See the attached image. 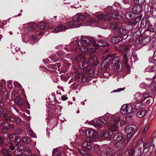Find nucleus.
I'll return each mask as SVG.
<instances>
[{"mask_svg":"<svg viewBox=\"0 0 156 156\" xmlns=\"http://www.w3.org/2000/svg\"><path fill=\"white\" fill-rule=\"evenodd\" d=\"M103 76L105 78H108L110 76L109 73L107 72H104L103 73Z\"/></svg>","mask_w":156,"mask_h":156,"instance_id":"obj_51","label":"nucleus"},{"mask_svg":"<svg viewBox=\"0 0 156 156\" xmlns=\"http://www.w3.org/2000/svg\"><path fill=\"white\" fill-rule=\"evenodd\" d=\"M145 71L149 72L156 71V65L148 66L145 69Z\"/></svg>","mask_w":156,"mask_h":156,"instance_id":"obj_32","label":"nucleus"},{"mask_svg":"<svg viewBox=\"0 0 156 156\" xmlns=\"http://www.w3.org/2000/svg\"><path fill=\"white\" fill-rule=\"evenodd\" d=\"M85 19V17L82 13H78L75 15L73 19L74 20L80 22L83 20Z\"/></svg>","mask_w":156,"mask_h":156,"instance_id":"obj_21","label":"nucleus"},{"mask_svg":"<svg viewBox=\"0 0 156 156\" xmlns=\"http://www.w3.org/2000/svg\"><path fill=\"white\" fill-rule=\"evenodd\" d=\"M152 46L153 48L156 49V41H153L152 44Z\"/></svg>","mask_w":156,"mask_h":156,"instance_id":"obj_57","label":"nucleus"},{"mask_svg":"<svg viewBox=\"0 0 156 156\" xmlns=\"http://www.w3.org/2000/svg\"><path fill=\"white\" fill-rule=\"evenodd\" d=\"M115 56L111 54L107 57L104 56L102 58V64L104 67L106 69L111 64V66H113L114 70L117 72L121 71L122 65V62L118 60L115 61Z\"/></svg>","mask_w":156,"mask_h":156,"instance_id":"obj_4","label":"nucleus"},{"mask_svg":"<svg viewBox=\"0 0 156 156\" xmlns=\"http://www.w3.org/2000/svg\"><path fill=\"white\" fill-rule=\"evenodd\" d=\"M93 141H90L89 140H87V138L86 140L84 141L82 144V148L84 149H87V150H89L92 147V145L91 142Z\"/></svg>","mask_w":156,"mask_h":156,"instance_id":"obj_19","label":"nucleus"},{"mask_svg":"<svg viewBox=\"0 0 156 156\" xmlns=\"http://www.w3.org/2000/svg\"><path fill=\"white\" fill-rule=\"evenodd\" d=\"M141 103L142 102H137V103L134 105V109H141L145 108L146 106L143 105Z\"/></svg>","mask_w":156,"mask_h":156,"instance_id":"obj_40","label":"nucleus"},{"mask_svg":"<svg viewBox=\"0 0 156 156\" xmlns=\"http://www.w3.org/2000/svg\"><path fill=\"white\" fill-rule=\"evenodd\" d=\"M134 114L133 112L127 114L126 117V120L127 121H131L133 119Z\"/></svg>","mask_w":156,"mask_h":156,"instance_id":"obj_33","label":"nucleus"},{"mask_svg":"<svg viewBox=\"0 0 156 156\" xmlns=\"http://www.w3.org/2000/svg\"><path fill=\"white\" fill-rule=\"evenodd\" d=\"M57 55L59 57V59H61L62 56H65L66 55L67 58H68L69 57H71L72 55V54L68 53L66 54L63 51H61L57 52Z\"/></svg>","mask_w":156,"mask_h":156,"instance_id":"obj_26","label":"nucleus"},{"mask_svg":"<svg viewBox=\"0 0 156 156\" xmlns=\"http://www.w3.org/2000/svg\"><path fill=\"white\" fill-rule=\"evenodd\" d=\"M99 19L102 20L109 21L110 20L109 16L105 14L100 15L97 17Z\"/></svg>","mask_w":156,"mask_h":156,"instance_id":"obj_31","label":"nucleus"},{"mask_svg":"<svg viewBox=\"0 0 156 156\" xmlns=\"http://www.w3.org/2000/svg\"><path fill=\"white\" fill-rule=\"evenodd\" d=\"M136 129V126L134 125H130L126 127L125 129V131L128 134L127 137L128 138H130L132 136V133Z\"/></svg>","mask_w":156,"mask_h":156,"instance_id":"obj_12","label":"nucleus"},{"mask_svg":"<svg viewBox=\"0 0 156 156\" xmlns=\"http://www.w3.org/2000/svg\"><path fill=\"white\" fill-rule=\"evenodd\" d=\"M87 140L90 141H95L97 138V133H96L93 129H89L85 132Z\"/></svg>","mask_w":156,"mask_h":156,"instance_id":"obj_8","label":"nucleus"},{"mask_svg":"<svg viewBox=\"0 0 156 156\" xmlns=\"http://www.w3.org/2000/svg\"><path fill=\"white\" fill-rule=\"evenodd\" d=\"M146 112L144 110L139 111L137 113V115L138 117L141 118L146 115Z\"/></svg>","mask_w":156,"mask_h":156,"instance_id":"obj_36","label":"nucleus"},{"mask_svg":"<svg viewBox=\"0 0 156 156\" xmlns=\"http://www.w3.org/2000/svg\"><path fill=\"white\" fill-rule=\"evenodd\" d=\"M50 58L54 62L59 60V57L57 56V54L52 55L50 57Z\"/></svg>","mask_w":156,"mask_h":156,"instance_id":"obj_42","label":"nucleus"},{"mask_svg":"<svg viewBox=\"0 0 156 156\" xmlns=\"http://www.w3.org/2000/svg\"><path fill=\"white\" fill-rule=\"evenodd\" d=\"M151 90L153 92H155L156 90V87L154 85L152 84L150 86Z\"/></svg>","mask_w":156,"mask_h":156,"instance_id":"obj_49","label":"nucleus"},{"mask_svg":"<svg viewBox=\"0 0 156 156\" xmlns=\"http://www.w3.org/2000/svg\"><path fill=\"white\" fill-rule=\"evenodd\" d=\"M10 116L9 117V118L7 120H5V121H7L8 120H10L11 122H15V117L16 116L14 117H12L11 116V113L10 112V113L9 114Z\"/></svg>","mask_w":156,"mask_h":156,"instance_id":"obj_47","label":"nucleus"},{"mask_svg":"<svg viewBox=\"0 0 156 156\" xmlns=\"http://www.w3.org/2000/svg\"><path fill=\"white\" fill-rule=\"evenodd\" d=\"M152 144L151 142H148L145 144L140 143L137 145V147L138 148V151L137 150L134 151L133 150H131L129 151V153L131 155H134V156H139L141 153L142 148L140 147L141 146H143L144 149L145 148H148L150 147L151 146Z\"/></svg>","mask_w":156,"mask_h":156,"instance_id":"obj_6","label":"nucleus"},{"mask_svg":"<svg viewBox=\"0 0 156 156\" xmlns=\"http://www.w3.org/2000/svg\"><path fill=\"white\" fill-rule=\"evenodd\" d=\"M1 126H3L4 127L7 129H9L11 130H13L14 129V126L12 124H8V122L3 123L2 121H0Z\"/></svg>","mask_w":156,"mask_h":156,"instance_id":"obj_22","label":"nucleus"},{"mask_svg":"<svg viewBox=\"0 0 156 156\" xmlns=\"http://www.w3.org/2000/svg\"><path fill=\"white\" fill-rule=\"evenodd\" d=\"M7 84L9 88H11L12 87V82L11 81H9L7 82Z\"/></svg>","mask_w":156,"mask_h":156,"instance_id":"obj_55","label":"nucleus"},{"mask_svg":"<svg viewBox=\"0 0 156 156\" xmlns=\"http://www.w3.org/2000/svg\"><path fill=\"white\" fill-rule=\"evenodd\" d=\"M119 114L116 113L114 115L107 113L105 115V117L108 120V122L105 119L102 117L97 118L91 122L92 124L95 127H101L107 124L112 131H116L118 129V125L115 122H119L120 120Z\"/></svg>","mask_w":156,"mask_h":156,"instance_id":"obj_2","label":"nucleus"},{"mask_svg":"<svg viewBox=\"0 0 156 156\" xmlns=\"http://www.w3.org/2000/svg\"><path fill=\"white\" fill-rule=\"evenodd\" d=\"M9 111H5L2 108H0V116H3L5 120H7L8 119L10 116L9 114Z\"/></svg>","mask_w":156,"mask_h":156,"instance_id":"obj_20","label":"nucleus"},{"mask_svg":"<svg viewBox=\"0 0 156 156\" xmlns=\"http://www.w3.org/2000/svg\"><path fill=\"white\" fill-rule=\"evenodd\" d=\"M112 134V132L109 130H102L97 133V138L104 140V138H109Z\"/></svg>","mask_w":156,"mask_h":156,"instance_id":"obj_11","label":"nucleus"},{"mask_svg":"<svg viewBox=\"0 0 156 156\" xmlns=\"http://www.w3.org/2000/svg\"><path fill=\"white\" fill-rule=\"evenodd\" d=\"M142 9V6L141 5H138L133 6L132 8L131 11L133 12L134 15H136L140 12Z\"/></svg>","mask_w":156,"mask_h":156,"instance_id":"obj_24","label":"nucleus"},{"mask_svg":"<svg viewBox=\"0 0 156 156\" xmlns=\"http://www.w3.org/2000/svg\"><path fill=\"white\" fill-rule=\"evenodd\" d=\"M134 108V105L133 104L124 105L121 107L120 112L122 114H126L133 112Z\"/></svg>","mask_w":156,"mask_h":156,"instance_id":"obj_9","label":"nucleus"},{"mask_svg":"<svg viewBox=\"0 0 156 156\" xmlns=\"http://www.w3.org/2000/svg\"><path fill=\"white\" fill-rule=\"evenodd\" d=\"M48 26L46 23L41 22L38 24V27L41 30H44L48 28Z\"/></svg>","mask_w":156,"mask_h":156,"instance_id":"obj_37","label":"nucleus"},{"mask_svg":"<svg viewBox=\"0 0 156 156\" xmlns=\"http://www.w3.org/2000/svg\"><path fill=\"white\" fill-rule=\"evenodd\" d=\"M117 31L119 35L120 36H123L126 34V30L125 29L122 28V27L119 28Z\"/></svg>","mask_w":156,"mask_h":156,"instance_id":"obj_34","label":"nucleus"},{"mask_svg":"<svg viewBox=\"0 0 156 156\" xmlns=\"http://www.w3.org/2000/svg\"><path fill=\"white\" fill-rule=\"evenodd\" d=\"M25 150L29 153H31V150L28 147H26L25 148Z\"/></svg>","mask_w":156,"mask_h":156,"instance_id":"obj_59","label":"nucleus"},{"mask_svg":"<svg viewBox=\"0 0 156 156\" xmlns=\"http://www.w3.org/2000/svg\"><path fill=\"white\" fill-rule=\"evenodd\" d=\"M122 24L119 22H112L110 24V27L114 29H117L118 30L119 28L122 27Z\"/></svg>","mask_w":156,"mask_h":156,"instance_id":"obj_25","label":"nucleus"},{"mask_svg":"<svg viewBox=\"0 0 156 156\" xmlns=\"http://www.w3.org/2000/svg\"><path fill=\"white\" fill-rule=\"evenodd\" d=\"M123 2L125 4H129L130 3V0H123Z\"/></svg>","mask_w":156,"mask_h":156,"instance_id":"obj_58","label":"nucleus"},{"mask_svg":"<svg viewBox=\"0 0 156 156\" xmlns=\"http://www.w3.org/2000/svg\"><path fill=\"white\" fill-rule=\"evenodd\" d=\"M61 98L62 100L63 101H65L68 99V98L64 95L62 96Z\"/></svg>","mask_w":156,"mask_h":156,"instance_id":"obj_61","label":"nucleus"},{"mask_svg":"<svg viewBox=\"0 0 156 156\" xmlns=\"http://www.w3.org/2000/svg\"><path fill=\"white\" fill-rule=\"evenodd\" d=\"M134 96V98L137 102H142L145 99L151 97V95L148 93H141L140 92L136 93Z\"/></svg>","mask_w":156,"mask_h":156,"instance_id":"obj_10","label":"nucleus"},{"mask_svg":"<svg viewBox=\"0 0 156 156\" xmlns=\"http://www.w3.org/2000/svg\"><path fill=\"white\" fill-rule=\"evenodd\" d=\"M64 149L62 147L58 148L53 150L52 156H65Z\"/></svg>","mask_w":156,"mask_h":156,"instance_id":"obj_14","label":"nucleus"},{"mask_svg":"<svg viewBox=\"0 0 156 156\" xmlns=\"http://www.w3.org/2000/svg\"><path fill=\"white\" fill-rule=\"evenodd\" d=\"M93 150L94 152L98 154L100 153L99 147L98 145H96L94 147Z\"/></svg>","mask_w":156,"mask_h":156,"instance_id":"obj_43","label":"nucleus"},{"mask_svg":"<svg viewBox=\"0 0 156 156\" xmlns=\"http://www.w3.org/2000/svg\"><path fill=\"white\" fill-rule=\"evenodd\" d=\"M153 57L154 59L156 61V51L154 52Z\"/></svg>","mask_w":156,"mask_h":156,"instance_id":"obj_62","label":"nucleus"},{"mask_svg":"<svg viewBox=\"0 0 156 156\" xmlns=\"http://www.w3.org/2000/svg\"><path fill=\"white\" fill-rule=\"evenodd\" d=\"M14 84L15 87L20 88L21 87V85L17 82H14Z\"/></svg>","mask_w":156,"mask_h":156,"instance_id":"obj_50","label":"nucleus"},{"mask_svg":"<svg viewBox=\"0 0 156 156\" xmlns=\"http://www.w3.org/2000/svg\"><path fill=\"white\" fill-rule=\"evenodd\" d=\"M81 23L76 21V20L70 21L67 24V27L68 28H72L79 27L82 25Z\"/></svg>","mask_w":156,"mask_h":156,"instance_id":"obj_16","label":"nucleus"},{"mask_svg":"<svg viewBox=\"0 0 156 156\" xmlns=\"http://www.w3.org/2000/svg\"><path fill=\"white\" fill-rule=\"evenodd\" d=\"M89 150H87V149H84V148H82V149H78V151L82 155L84 156H92L88 152V151Z\"/></svg>","mask_w":156,"mask_h":156,"instance_id":"obj_29","label":"nucleus"},{"mask_svg":"<svg viewBox=\"0 0 156 156\" xmlns=\"http://www.w3.org/2000/svg\"><path fill=\"white\" fill-rule=\"evenodd\" d=\"M104 11L106 13L109 14L111 17L112 14H114L115 11L113 7L111 6H108L105 9Z\"/></svg>","mask_w":156,"mask_h":156,"instance_id":"obj_27","label":"nucleus"},{"mask_svg":"<svg viewBox=\"0 0 156 156\" xmlns=\"http://www.w3.org/2000/svg\"><path fill=\"white\" fill-rule=\"evenodd\" d=\"M21 141L22 142L25 144L29 143L30 142L29 139L28 137H23L21 139Z\"/></svg>","mask_w":156,"mask_h":156,"instance_id":"obj_45","label":"nucleus"},{"mask_svg":"<svg viewBox=\"0 0 156 156\" xmlns=\"http://www.w3.org/2000/svg\"><path fill=\"white\" fill-rule=\"evenodd\" d=\"M146 84L144 83H141L140 85V87L141 88H145L146 86H145Z\"/></svg>","mask_w":156,"mask_h":156,"instance_id":"obj_60","label":"nucleus"},{"mask_svg":"<svg viewBox=\"0 0 156 156\" xmlns=\"http://www.w3.org/2000/svg\"><path fill=\"white\" fill-rule=\"evenodd\" d=\"M122 38L119 37H113L111 40V42L113 43H117L121 41Z\"/></svg>","mask_w":156,"mask_h":156,"instance_id":"obj_35","label":"nucleus"},{"mask_svg":"<svg viewBox=\"0 0 156 156\" xmlns=\"http://www.w3.org/2000/svg\"><path fill=\"white\" fill-rule=\"evenodd\" d=\"M8 147L12 150H14L15 153L18 155H21L22 153V150L23 149V146L19 144H13L11 142H9L7 145Z\"/></svg>","mask_w":156,"mask_h":156,"instance_id":"obj_7","label":"nucleus"},{"mask_svg":"<svg viewBox=\"0 0 156 156\" xmlns=\"http://www.w3.org/2000/svg\"><path fill=\"white\" fill-rule=\"evenodd\" d=\"M90 80L89 78L87 75H84L82 77V80L83 82H88Z\"/></svg>","mask_w":156,"mask_h":156,"instance_id":"obj_44","label":"nucleus"},{"mask_svg":"<svg viewBox=\"0 0 156 156\" xmlns=\"http://www.w3.org/2000/svg\"><path fill=\"white\" fill-rule=\"evenodd\" d=\"M124 11L123 12V14L126 19H131L134 18L135 15H134L133 12L132 11H131L130 9L127 8L125 9Z\"/></svg>","mask_w":156,"mask_h":156,"instance_id":"obj_17","label":"nucleus"},{"mask_svg":"<svg viewBox=\"0 0 156 156\" xmlns=\"http://www.w3.org/2000/svg\"><path fill=\"white\" fill-rule=\"evenodd\" d=\"M125 88L124 87L123 88H119V89H118L117 90H114L112 92H120V91H121L122 90H124Z\"/></svg>","mask_w":156,"mask_h":156,"instance_id":"obj_56","label":"nucleus"},{"mask_svg":"<svg viewBox=\"0 0 156 156\" xmlns=\"http://www.w3.org/2000/svg\"><path fill=\"white\" fill-rule=\"evenodd\" d=\"M114 14H112L111 17L114 19L121 20L122 19L123 15L120 14L118 12L115 11Z\"/></svg>","mask_w":156,"mask_h":156,"instance_id":"obj_30","label":"nucleus"},{"mask_svg":"<svg viewBox=\"0 0 156 156\" xmlns=\"http://www.w3.org/2000/svg\"><path fill=\"white\" fill-rule=\"evenodd\" d=\"M120 48L117 49L116 50L119 52L123 54L124 62L126 64L128 62V58H129L132 56V53L129 49V46L124 43H122Z\"/></svg>","mask_w":156,"mask_h":156,"instance_id":"obj_5","label":"nucleus"},{"mask_svg":"<svg viewBox=\"0 0 156 156\" xmlns=\"http://www.w3.org/2000/svg\"><path fill=\"white\" fill-rule=\"evenodd\" d=\"M151 38L148 36H146L142 39L140 38L136 40L135 42L136 44L145 45L149 43L150 41Z\"/></svg>","mask_w":156,"mask_h":156,"instance_id":"obj_13","label":"nucleus"},{"mask_svg":"<svg viewBox=\"0 0 156 156\" xmlns=\"http://www.w3.org/2000/svg\"><path fill=\"white\" fill-rule=\"evenodd\" d=\"M15 101L19 106H21L23 104V100L19 97H17L15 99Z\"/></svg>","mask_w":156,"mask_h":156,"instance_id":"obj_38","label":"nucleus"},{"mask_svg":"<svg viewBox=\"0 0 156 156\" xmlns=\"http://www.w3.org/2000/svg\"><path fill=\"white\" fill-rule=\"evenodd\" d=\"M113 138L115 140L119 141L122 138V136L121 133H117L114 136Z\"/></svg>","mask_w":156,"mask_h":156,"instance_id":"obj_39","label":"nucleus"},{"mask_svg":"<svg viewBox=\"0 0 156 156\" xmlns=\"http://www.w3.org/2000/svg\"><path fill=\"white\" fill-rule=\"evenodd\" d=\"M88 21H90V22H96V21L93 19V18L91 17L90 16H89L88 17Z\"/></svg>","mask_w":156,"mask_h":156,"instance_id":"obj_53","label":"nucleus"},{"mask_svg":"<svg viewBox=\"0 0 156 156\" xmlns=\"http://www.w3.org/2000/svg\"><path fill=\"white\" fill-rule=\"evenodd\" d=\"M21 121V119L19 117L17 116L15 117V122L17 124H19L20 123Z\"/></svg>","mask_w":156,"mask_h":156,"instance_id":"obj_48","label":"nucleus"},{"mask_svg":"<svg viewBox=\"0 0 156 156\" xmlns=\"http://www.w3.org/2000/svg\"><path fill=\"white\" fill-rule=\"evenodd\" d=\"M149 127V125L148 124H147L146 125V126L144 128V129L143 130V133H145L148 130Z\"/></svg>","mask_w":156,"mask_h":156,"instance_id":"obj_52","label":"nucleus"},{"mask_svg":"<svg viewBox=\"0 0 156 156\" xmlns=\"http://www.w3.org/2000/svg\"><path fill=\"white\" fill-rule=\"evenodd\" d=\"M15 134H11L9 136V138L11 139L12 140L14 139V137H15Z\"/></svg>","mask_w":156,"mask_h":156,"instance_id":"obj_63","label":"nucleus"},{"mask_svg":"<svg viewBox=\"0 0 156 156\" xmlns=\"http://www.w3.org/2000/svg\"><path fill=\"white\" fill-rule=\"evenodd\" d=\"M66 27L62 25V24H60L54 30H52L51 32L53 33H57L59 32H62L66 29Z\"/></svg>","mask_w":156,"mask_h":156,"instance_id":"obj_23","label":"nucleus"},{"mask_svg":"<svg viewBox=\"0 0 156 156\" xmlns=\"http://www.w3.org/2000/svg\"><path fill=\"white\" fill-rule=\"evenodd\" d=\"M40 70L42 71H44L46 70V68H44L42 66L40 67Z\"/></svg>","mask_w":156,"mask_h":156,"instance_id":"obj_64","label":"nucleus"},{"mask_svg":"<svg viewBox=\"0 0 156 156\" xmlns=\"http://www.w3.org/2000/svg\"><path fill=\"white\" fill-rule=\"evenodd\" d=\"M36 27L35 24L31 23L24 24L23 31H24L27 34V32L30 31H33Z\"/></svg>","mask_w":156,"mask_h":156,"instance_id":"obj_15","label":"nucleus"},{"mask_svg":"<svg viewBox=\"0 0 156 156\" xmlns=\"http://www.w3.org/2000/svg\"><path fill=\"white\" fill-rule=\"evenodd\" d=\"M94 48L93 49H97L100 47H106L108 45V43L103 41H100L97 43L94 42Z\"/></svg>","mask_w":156,"mask_h":156,"instance_id":"obj_18","label":"nucleus"},{"mask_svg":"<svg viewBox=\"0 0 156 156\" xmlns=\"http://www.w3.org/2000/svg\"><path fill=\"white\" fill-rule=\"evenodd\" d=\"M95 39L92 37L83 36L81 37L80 40L74 38L70 44L71 49L74 50L77 53H87L95 51L94 48V43Z\"/></svg>","mask_w":156,"mask_h":156,"instance_id":"obj_1","label":"nucleus"},{"mask_svg":"<svg viewBox=\"0 0 156 156\" xmlns=\"http://www.w3.org/2000/svg\"><path fill=\"white\" fill-rule=\"evenodd\" d=\"M35 35H32L31 39L32 41H34V43H36L37 37L39 36L42 35V33L40 31H37L35 33Z\"/></svg>","mask_w":156,"mask_h":156,"instance_id":"obj_28","label":"nucleus"},{"mask_svg":"<svg viewBox=\"0 0 156 156\" xmlns=\"http://www.w3.org/2000/svg\"><path fill=\"white\" fill-rule=\"evenodd\" d=\"M89 56L87 58H86L85 56L86 55H80L76 56L75 57L72 58V61L73 63H76L80 62V61H83L82 63V66L83 68H85L90 65L92 63L94 65H96L98 64V61H96L94 63H92V61H95L97 59L96 55L98 54V53L95 51H93L90 53H88Z\"/></svg>","mask_w":156,"mask_h":156,"instance_id":"obj_3","label":"nucleus"},{"mask_svg":"<svg viewBox=\"0 0 156 156\" xmlns=\"http://www.w3.org/2000/svg\"><path fill=\"white\" fill-rule=\"evenodd\" d=\"M145 2V0H134V3L139 5L143 4Z\"/></svg>","mask_w":156,"mask_h":156,"instance_id":"obj_46","label":"nucleus"},{"mask_svg":"<svg viewBox=\"0 0 156 156\" xmlns=\"http://www.w3.org/2000/svg\"><path fill=\"white\" fill-rule=\"evenodd\" d=\"M15 141L17 143L20 142L21 141V140L19 136H15Z\"/></svg>","mask_w":156,"mask_h":156,"instance_id":"obj_54","label":"nucleus"},{"mask_svg":"<svg viewBox=\"0 0 156 156\" xmlns=\"http://www.w3.org/2000/svg\"><path fill=\"white\" fill-rule=\"evenodd\" d=\"M116 145L118 147H120L122 149H123L125 147V142L122 140L120 142H117L116 144Z\"/></svg>","mask_w":156,"mask_h":156,"instance_id":"obj_41","label":"nucleus"}]
</instances>
